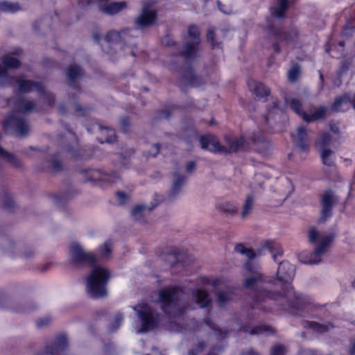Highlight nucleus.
Here are the masks:
<instances>
[{"mask_svg": "<svg viewBox=\"0 0 355 355\" xmlns=\"http://www.w3.org/2000/svg\"><path fill=\"white\" fill-rule=\"evenodd\" d=\"M295 268L288 261L279 263L277 279L275 284L281 288V292H272L268 290H258L257 284L263 280V275L257 272L254 276L245 279V288L254 291L252 296L253 304L248 311L246 321L240 324L239 331L250 335L272 334L273 329L268 325L252 326L259 320L256 311L262 310L275 315L291 314L303 316L302 312L307 308L309 299L307 296L296 293L292 285L295 277Z\"/></svg>", "mask_w": 355, "mask_h": 355, "instance_id": "nucleus-1", "label": "nucleus"}, {"mask_svg": "<svg viewBox=\"0 0 355 355\" xmlns=\"http://www.w3.org/2000/svg\"><path fill=\"white\" fill-rule=\"evenodd\" d=\"M70 256L73 264L76 266L89 265L94 268L87 276L86 284L88 293L94 298H101L107 296V284L110 277L108 270L96 265V256L91 252H84L78 243L70 247Z\"/></svg>", "mask_w": 355, "mask_h": 355, "instance_id": "nucleus-2", "label": "nucleus"}, {"mask_svg": "<svg viewBox=\"0 0 355 355\" xmlns=\"http://www.w3.org/2000/svg\"><path fill=\"white\" fill-rule=\"evenodd\" d=\"M224 141L228 147L222 145L216 136L212 134L202 135L199 138L200 147L203 150L213 153L230 154L239 151H247L245 137H235L232 135H225Z\"/></svg>", "mask_w": 355, "mask_h": 355, "instance_id": "nucleus-3", "label": "nucleus"}, {"mask_svg": "<svg viewBox=\"0 0 355 355\" xmlns=\"http://www.w3.org/2000/svg\"><path fill=\"white\" fill-rule=\"evenodd\" d=\"M183 294V288L178 285H168L159 289L157 302L161 310L168 317L181 316L183 311L180 303Z\"/></svg>", "mask_w": 355, "mask_h": 355, "instance_id": "nucleus-4", "label": "nucleus"}, {"mask_svg": "<svg viewBox=\"0 0 355 355\" xmlns=\"http://www.w3.org/2000/svg\"><path fill=\"white\" fill-rule=\"evenodd\" d=\"M263 30L268 38L273 41L272 46L276 53L281 52L280 42L292 43L297 40L299 35L295 27H290L287 31H284L282 25L277 24V21L271 18L266 19V24Z\"/></svg>", "mask_w": 355, "mask_h": 355, "instance_id": "nucleus-5", "label": "nucleus"}, {"mask_svg": "<svg viewBox=\"0 0 355 355\" xmlns=\"http://www.w3.org/2000/svg\"><path fill=\"white\" fill-rule=\"evenodd\" d=\"M309 241L311 243H319L315 248L313 253L311 254L310 259L308 260L303 259V254H300V259L302 262L309 264L318 263L321 259L320 257L324 254L329 245L333 242L334 236L332 234L325 236L320 240V234L315 227H311L309 230Z\"/></svg>", "mask_w": 355, "mask_h": 355, "instance_id": "nucleus-6", "label": "nucleus"}, {"mask_svg": "<svg viewBox=\"0 0 355 355\" xmlns=\"http://www.w3.org/2000/svg\"><path fill=\"white\" fill-rule=\"evenodd\" d=\"M141 320L140 331L146 332L156 328L159 322V314L147 304H139L135 309Z\"/></svg>", "mask_w": 355, "mask_h": 355, "instance_id": "nucleus-7", "label": "nucleus"}, {"mask_svg": "<svg viewBox=\"0 0 355 355\" xmlns=\"http://www.w3.org/2000/svg\"><path fill=\"white\" fill-rule=\"evenodd\" d=\"M70 135L71 141L66 143L64 141V137L61 135L58 139V143L62 150L65 153H69L71 157L74 159H86L92 156L91 153H86L84 148L78 147V138L75 132L70 130L68 131Z\"/></svg>", "mask_w": 355, "mask_h": 355, "instance_id": "nucleus-8", "label": "nucleus"}, {"mask_svg": "<svg viewBox=\"0 0 355 355\" xmlns=\"http://www.w3.org/2000/svg\"><path fill=\"white\" fill-rule=\"evenodd\" d=\"M3 130L6 134H15L24 137L26 136L29 131V127L23 118H19L14 114H9L1 122Z\"/></svg>", "mask_w": 355, "mask_h": 355, "instance_id": "nucleus-9", "label": "nucleus"}, {"mask_svg": "<svg viewBox=\"0 0 355 355\" xmlns=\"http://www.w3.org/2000/svg\"><path fill=\"white\" fill-rule=\"evenodd\" d=\"M87 175V181L92 182L96 185L103 186V184L115 183L120 175L118 172L114 171L112 173H107L99 169L87 168L80 171Z\"/></svg>", "mask_w": 355, "mask_h": 355, "instance_id": "nucleus-10", "label": "nucleus"}, {"mask_svg": "<svg viewBox=\"0 0 355 355\" xmlns=\"http://www.w3.org/2000/svg\"><path fill=\"white\" fill-rule=\"evenodd\" d=\"M163 254L168 256V261L171 262V268L180 266L185 269L193 261V257L187 254L177 247H166L163 250Z\"/></svg>", "mask_w": 355, "mask_h": 355, "instance_id": "nucleus-11", "label": "nucleus"}, {"mask_svg": "<svg viewBox=\"0 0 355 355\" xmlns=\"http://www.w3.org/2000/svg\"><path fill=\"white\" fill-rule=\"evenodd\" d=\"M331 137L327 132H323L320 135L319 144L321 148L320 157L322 162L327 166L335 165L334 152L327 147L331 144Z\"/></svg>", "mask_w": 355, "mask_h": 355, "instance_id": "nucleus-12", "label": "nucleus"}, {"mask_svg": "<svg viewBox=\"0 0 355 355\" xmlns=\"http://www.w3.org/2000/svg\"><path fill=\"white\" fill-rule=\"evenodd\" d=\"M10 80L12 81V85H17L18 90L21 94L31 92L34 90L38 93L44 92V84L41 82L26 80L21 76H12Z\"/></svg>", "mask_w": 355, "mask_h": 355, "instance_id": "nucleus-13", "label": "nucleus"}, {"mask_svg": "<svg viewBox=\"0 0 355 355\" xmlns=\"http://www.w3.org/2000/svg\"><path fill=\"white\" fill-rule=\"evenodd\" d=\"M336 202L334 192L331 189H327L321 197L322 210L320 212V222H325L332 216L333 206Z\"/></svg>", "mask_w": 355, "mask_h": 355, "instance_id": "nucleus-14", "label": "nucleus"}, {"mask_svg": "<svg viewBox=\"0 0 355 355\" xmlns=\"http://www.w3.org/2000/svg\"><path fill=\"white\" fill-rule=\"evenodd\" d=\"M82 75V69L80 66L77 64L70 65L67 70V76L69 81V86L72 88V92L69 97L71 98H75L76 95H79L81 93V87L76 85L75 83L80 78Z\"/></svg>", "mask_w": 355, "mask_h": 355, "instance_id": "nucleus-15", "label": "nucleus"}, {"mask_svg": "<svg viewBox=\"0 0 355 355\" xmlns=\"http://www.w3.org/2000/svg\"><path fill=\"white\" fill-rule=\"evenodd\" d=\"M157 17V10H150L149 8L146 6L144 7L141 15L137 17L136 24L141 28H146L153 24Z\"/></svg>", "mask_w": 355, "mask_h": 355, "instance_id": "nucleus-16", "label": "nucleus"}, {"mask_svg": "<svg viewBox=\"0 0 355 355\" xmlns=\"http://www.w3.org/2000/svg\"><path fill=\"white\" fill-rule=\"evenodd\" d=\"M192 298L200 309H210L212 299L207 292L201 288H194L191 292Z\"/></svg>", "mask_w": 355, "mask_h": 355, "instance_id": "nucleus-17", "label": "nucleus"}, {"mask_svg": "<svg viewBox=\"0 0 355 355\" xmlns=\"http://www.w3.org/2000/svg\"><path fill=\"white\" fill-rule=\"evenodd\" d=\"M247 85L249 89L259 98H266L270 94V89L268 87L253 78H248Z\"/></svg>", "mask_w": 355, "mask_h": 355, "instance_id": "nucleus-18", "label": "nucleus"}, {"mask_svg": "<svg viewBox=\"0 0 355 355\" xmlns=\"http://www.w3.org/2000/svg\"><path fill=\"white\" fill-rule=\"evenodd\" d=\"M182 80L191 87H199L204 84L202 77L195 75L194 69L191 66H188L183 69Z\"/></svg>", "mask_w": 355, "mask_h": 355, "instance_id": "nucleus-19", "label": "nucleus"}, {"mask_svg": "<svg viewBox=\"0 0 355 355\" xmlns=\"http://www.w3.org/2000/svg\"><path fill=\"white\" fill-rule=\"evenodd\" d=\"M59 157V153H56L53 155L51 159H47L46 162L47 163V166L44 167H38V171H47L51 173L60 172L63 170V166L62 163L58 160V157Z\"/></svg>", "mask_w": 355, "mask_h": 355, "instance_id": "nucleus-20", "label": "nucleus"}, {"mask_svg": "<svg viewBox=\"0 0 355 355\" xmlns=\"http://www.w3.org/2000/svg\"><path fill=\"white\" fill-rule=\"evenodd\" d=\"M348 102H350L352 107L355 109V94L352 99H350L349 95L347 93L336 97L331 106V110L336 112H344L345 110L342 109V106Z\"/></svg>", "mask_w": 355, "mask_h": 355, "instance_id": "nucleus-21", "label": "nucleus"}, {"mask_svg": "<svg viewBox=\"0 0 355 355\" xmlns=\"http://www.w3.org/2000/svg\"><path fill=\"white\" fill-rule=\"evenodd\" d=\"M234 251L241 254L246 256L249 261L245 263V268L252 272V264L250 260L256 257V253L252 248H245L243 243H238L234 247Z\"/></svg>", "mask_w": 355, "mask_h": 355, "instance_id": "nucleus-22", "label": "nucleus"}, {"mask_svg": "<svg viewBox=\"0 0 355 355\" xmlns=\"http://www.w3.org/2000/svg\"><path fill=\"white\" fill-rule=\"evenodd\" d=\"M125 31L126 30H123L121 31V32H118L116 31H110L107 32V33L105 36L104 40L106 43H107L109 49L105 50L102 46L103 51H104L106 53H110L112 50L111 45L113 44L120 42L122 39L121 33L124 34Z\"/></svg>", "mask_w": 355, "mask_h": 355, "instance_id": "nucleus-23", "label": "nucleus"}, {"mask_svg": "<svg viewBox=\"0 0 355 355\" xmlns=\"http://www.w3.org/2000/svg\"><path fill=\"white\" fill-rule=\"evenodd\" d=\"M200 41L195 42H187L184 45L183 50L180 52V55L186 60H191L197 56L198 46Z\"/></svg>", "mask_w": 355, "mask_h": 355, "instance_id": "nucleus-24", "label": "nucleus"}, {"mask_svg": "<svg viewBox=\"0 0 355 355\" xmlns=\"http://www.w3.org/2000/svg\"><path fill=\"white\" fill-rule=\"evenodd\" d=\"M288 7V0H278V7H272L270 9V15L274 18L283 19L286 17Z\"/></svg>", "mask_w": 355, "mask_h": 355, "instance_id": "nucleus-25", "label": "nucleus"}, {"mask_svg": "<svg viewBox=\"0 0 355 355\" xmlns=\"http://www.w3.org/2000/svg\"><path fill=\"white\" fill-rule=\"evenodd\" d=\"M203 323L212 330L218 340H223L227 337L230 330L223 329L218 327L211 320L210 317H205L203 319Z\"/></svg>", "mask_w": 355, "mask_h": 355, "instance_id": "nucleus-26", "label": "nucleus"}, {"mask_svg": "<svg viewBox=\"0 0 355 355\" xmlns=\"http://www.w3.org/2000/svg\"><path fill=\"white\" fill-rule=\"evenodd\" d=\"M103 7L100 8V10L108 15H114L126 8V3L125 1L113 2L107 4L103 3Z\"/></svg>", "mask_w": 355, "mask_h": 355, "instance_id": "nucleus-27", "label": "nucleus"}, {"mask_svg": "<svg viewBox=\"0 0 355 355\" xmlns=\"http://www.w3.org/2000/svg\"><path fill=\"white\" fill-rule=\"evenodd\" d=\"M329 327H334V325L331 322L327 324H321L315 321L305 320L304 322V327L305 329H311L313 331L322 334L329 330Z\"/></svg>", "mask_w": 355, "mask_h": 355, "instance_id": "nucleus-28", "label": "nucleus"}, {"mask_svg": "<svg viewBox=\"0 0 355 355\" xmlns=\"http://www.w3.org/2000/svg\"><path fill=\"white\" fill-rule=\"evenodd\" d=\"M263 249H267L271 254L274 261H277V257L283 255V250L279 243L274 241H266L263 246Z\"/></svg>", "mask_w": 355, "mask_h": 355, "instance_id": "nucleus-29", "label": "nucleus"}, {"mask_svg": "<svg viewBox=\"0 0 355 355\" xmlns=\"http://www.w3.org/2000/svg\"><path fill=\"white\" fill-rule=\"evenodd\" d=\"M216 295L218 305L223 307L233 300L234 292L232 287L229 288L225 291H218L216 292Z\"/></svg>", "mask_w": 355, "mask_h": 355, "instance_id": "nucleus-30", "label": "nucleus"}, {"mask_svg": "<svg viewBox=\"0 0 355 355\" xmlns=\"http://www.w3.org/2000/svg\"><path fill=\"white\" fill-rule=\"evenodd\" d=\"M327 113V108L324 106H320L315 109L313 113L308 114L306 112L304 114L303 120L306 123L313 122L315 121L323 119L325 117Z\"/></svg>", "mask_w": 355, "mask_h": 355, "instance_id": "nucleus-31", "label": "nucleus"}, {"mask_svg": "<svg viewBox=\"0 0 355 355\" xmlns=\"http://www.w3.org/2000/svg\"><path fill=\"white\" fill-rule=\"evenodd\" d=\"M99 130L102 132V133L105 135V139H98V141L101 144L109 143L112 144L116 141V132L114 129L110 128L107 127H104L101 125L97 124Z\"/></svg>", "mask_w": 355, "mask_h": 355, "instance_id": "nucleus-32", "label": "nucleus"}, {"mask_svg": "<svg viewBox=\"0 0 355 355\" xmlns=\"http://www.w3.org/2000/svg\"><path fill=\"white\" fill-rule=\"evenodd\" d=\"M298 136V147L303 151L307 153L309 150V146L307 144V130L304 126H300L297 128Z\"/></svg>", "mask_w": 355, "mask_h": 355, "instance_id": "nucleus-33", "label": "nucleus"}, {"mask_svg": "<svg viewBox=\"0 0 355 355\" xmlns=\"http://www.w3.org/2000/svg\"><path fill=\"white\" fill-rule=\"evenodd\" d=\"M182 109V107L181 105L175 104L169 105L166 106L165 108L159 110L156 112V119H168L171 116L173 112H174L176 110H180Z\"/></svg>", "mask_w": 355, "mask_h": 355, "instance_id": "nucleus-34", "label": "nucleus"}, {"mask_svg": "<svg viewBox=\"0 0 355 355\" xmlns=\"http://www.w3.org/2000/svg\"><path fill=\"white\" fill-rule=\"evenodd\" d=\"M14 105L19 110L23 112H31L35 107L34 101L24 98H17L14 102Z\"/></svg>", "mask_w": 355, "mask_h": 355, "instance_id": "nucleus-35", "label": "nucleus"}, {"mask_svg": "<svg viewBox=\"0 0 355 355\" xmlns=\"http://www.w3.org/2000/svg\"><path fill=\"white\" fill-rule=\"evenodd\" d=\"M301 67L298 63H294L287 72L288 81L291 83H296L301 76Z\"/></svg>", "mask_w": 355, "mask_h": 355, "instance_id": "nucleus-36", "label": "nucleus"}, {"mask_svg": "<svg viewBox=\"0 0 355 355\" xmlns=\"http://www.w3.org/2000/svg\"><path fill=\"white\" fill-rule=\"evenodd\" d=\"M216 208L226 216H232L237 211V207L230 202L219 203L216 205Z\"/></svg>", "mask_w": 355, "mask_h": 355, "instance_id": "nucleus-37", "label": "nucleus"}, {"mask_svg": "<svg viewBox=\"0 0 355 355\" xmlns=\"http://www.w3.org/2000/svg\"><path fill=\"white\" fill-rule=\"evenodd\" d=\"M21 10L18 3H11L6 1H0V10L5 12L15 13Z\"/></svg>", "mask_w": 355, "mask_h": 355, "instance_id": "nucleus-38", "label": "nucleus"}, {"mask_svg": "<svg viewBox=\"0 0 355 355\" xmlns=\"http://www.w3.org/2000/svg\"><path fill=\"white\" fill-rule=\"evenodd\" d=\"M2 64H3L8 69H18L21 66V62L18 58L7 55L3 56Z\"/></svg>", "mask_w": 355, "mask_h": 355, "instance_id": "nucleus-39", "label": "nucleus"}, {"mask_svg": "<svg viewBox=\"0 0 355 355\" xmlns=\"http://www.w3.org/2000/svg\"><path fill=\"white\" fill-rule=\"evenodd\" d=\"M2 198L3 208L11 211L15 205L12 195L7 191H3L2 193Z\"/></svg>", "mask_w": 355, "mask_h": 355, "instance_id": "nucleus-40", "label": "nucleus"}, {"mask_svg": "<svg viewBox=\"0 0 355 355\" xmlns=\"http://www.w3.org/2000/svg\"><path fill=\"white\" fill-rule=\"evenodd\" d=\"M290 108L298 116L304 119V114L306 112L302 108V104L299 99L293 98L289 103Z\"/></svg>", "mask_w": 355, "mask_h": 355, "instance_id": "nucleus-41", "label": "nucleus"}, {"mask_svg": "<svg viewBox=\"0 0 355 355\" xmlns=\"http://www.w3.org/2000/svg\"><path fill=\"white\" fill-rule=\"evenodd\" d=\"M207 40L211 44V49L221 48V43L218 42L216 40L215 28H210L207 30Z\"/></svg>", "mask_w": 355, "mask_h": 355, "instance_id": "nucleus-42", "label": "nucleus"}, {"mask_svg": "<svg viewBox=\"0 0 355 355\" xmlns=\"http://www.w3.org/2000/svg\"><path fill=\"white\" fill-rule=\"evenodd\" d=\"M350 62L347 60L342 61L339 69L336 71V75L338 76V83H336L338 87H339L342 83L341 77L349 69Z\"/></svg>", "mask_w": 355, "mask_h": 355, "instance_id": "nucleus-43", "label": "nucleus"}, {"mask_svg": "<svg viewBox=\"0 0 355 355\" xmlns=\"http://www.w3.org/2000/svg\"><path fill=\"white\" fill-rule=\"evenodd\" d=\"M185 177L183 175H178L177 178L175 180L172 189L171 196H175L179 193L180 191L181 187L184 184L185 182Z\"/></svg>", "mask_w": 355, "mask_h": 355, "instance_id": "nucleus-44", "label": "nucleus"}, {"mask_svg": "<svg viewBox=\"0 0 355 355\" xmlns=\"http://www.w3.org/2000/svg\"><path fill=\"white\" fill-rule=\"evenodd\" d=\"M2 158L6 159L8 162H9L12 166H13L15 168H19L21 166V161L15 155L6 150Z\"/></svg>", "mask_w": 355, "mask_h": 355, "instance_id": "nucleus-45", "label": "nucleus"}, {"mask_svg": "<svg viewBox=\"0 0 355 355\" xmlns=\"http://www.w3.org/2000/svg\"><path fill=\"white\" fill-rule=\"evenodd\" d=\"M2 158L6 159L8 162H9L12 166H13L15 168H19L21 166V161L15 155L6 150Z\"/></svg>", "mask_w": 355, "mask_h": 355, "instance_id": "nucleus-46", "label": "nucleus"}, {"mask_svg": "<svg viewBox=\"0 0 355 355\" xmlns=\"http://www.w3.org/2000/svg\"><path fill=\"white\" fill-rule=\"evenodd\" d=\"M8 69L3 64H0V82L2 83H8L12 85V81L10 80V77L8 72Z\"/></svg>", "mask_w": 355, "mask_h": 355, "instance_id": "nucleus-47", "label": "nucleus"}, {"mask_svg": "<svg viewBox=\"0 0 355 355\" xmlns=\"http://www.w3.org/2000/svg\"><path fill=\"white\" fill-rule=\"evenodd\" d=\"M123 320V316L121 313H117L115 315L114 320L110 325L109 330L110 332L114 333L116 332L121 325V323Z\"/></svg>", "mask_w": 355, "mask_h": 355, "instance_id": "nucleus-48", "label": "nucleus"}, {"mask_svg": "<svg viewBox=\"0 0 355 355\" xmlns=\"http://www.w3.org/2000/svg\"><path fill=\"white\" fill-rule=\"evenodd\" d=\"M206 343L205 341L201 340L198 343L197 346L193 347L189 352V355H198L199 354L202 353L204 349H205ZM207 355H216L214 354L212 350L210 351Z\"/></svg>", "mask_w": 355, "mask_h": 355, "instance_id": "nucleus-49", "label": "nucleus"}, {"mask_svg": "<svg viewBox=\"0 0 355 355\" xmlns=\"http://www.w3.org/2000/svg\"><path fill=\"white\" fill-rule=\"evenodd\" d=\"M93 109V107L90 106L83 107L78 103H76L74 107L75 112L79 116H87Z\"/></svg>", "mask_w": 355, "mask_h": 355, "instance_id": "nucleus-50", "label": "nucleus"}, {"mask_svg": "<svg viewBox=\"0 0 355 355\" xmlns=\"http://www.w3.org/2000/svg\"><path fill=\"white\" fill-rule=\"evenodd\" d=\"M130 118L128 116H125L121 118L120 120V126L121 130L124 134H128L130 132L131 123H130Z\"/></svg>", "mask_w": 355, "mask_h": 355, "instance_id": "nucleus-51", "label": "nucleus"}, {"mask_svg": "<svg viewBox=\"0 0 355 355\" xmlns=\"http://www.w3.org/2000/svg\"><path fill=\"white\" fill-rule=\"evenodd\" d=\"M43 98L44 103L47 105L48 107H53L55 102V96L51 94L46 92L45 86L44 85V92L38 93Z\"/></svg>", "mask_w": 355, "mask_h": 355, "instance_id": "nucleus-52", "label": "nucleus"}, {"mask_svg": "<svg viewBox=\"0 0 355 355\" xmlns=\"http://www.w3.org/2000/svg\"><path fill=\"white\" fill-rule=\"evenodd\" d=\"M146 208L144 205H137L132 209L131 215L136 220H139L142 217V214Z\"/></svg>", "mask_w": 355, "mask_h": 355, "instance_id": "nucleus-53", "label": "nucleus"}, {"mask_svg": "<svg viewBox=\"0 0 355 355\" xmlns=\"http://www.w3.org/2000/svg\"><path fill=\"white\" fill-rule=\"evenodd\" d=\"M253 204L252 196H248L245 200L242 211V217L245 218L252 210Z\"/></svg>", "mask_w": 355, "mask_h": 355, "instance_id": "nucleus-54", "label": "nucleus"}, {"mask_svg": "<svg viewBox=\"0 0 355 355\" xmlns=\"http://www.w3.org/2000/svg\"><path fill=\"white\" fill-rule=\"evenodd\" d=\"M49 197L53 199L58 205H59L60 203H64L69 200L71 198V196L68 193H66L64 194H51L49 195Z\"/></svg>", "mask_w": 355, "mask_h": 355, "instance_id": "nucleus-55", "label": "nucleus"}, {"mask_svg": "<svg viewBox=\"0 0 355 355\" xmlns=\"http://www.w3.org/2000/svg\"><path fill=\"white\" fill-rule=\"evenodd\" d=\"M188 35L190 37L196 40V41L200 40V31L198 26L192 24L188 27Z\"/></svg>", "mask_w": 355, "mask_h": 355, "instance_id": "nucleus-56", "label": "nucleus"}, {"mask_svg": "<svg viewBox=\"0 0 355 355\" xmlns=\"http://www.w3.org/2000/svg\"><path fill=\"white\" fill-rule=\"evenodd\" d=\"M112 253V248L110 242L105 243L99 249V254L103 257H109Z\"/></svg>", "mask_w": 355, "mask_h": 355, "instance_id": "nucleus-57", "label": "nucleus"}, {"mask_svg": "<svg viewBox=\"0 0 355 355\" xmlns=\"http://www.w3.org/2000/svg\"><path fill=\"white\" fill-rule=\"evenodd\" d=\"M286 348L281 344L274 345L270 351V355H285Z\"/></svg>", "mask_w": 355, "mask_h": 355, "instance_id": "nucleus-58", "label": "nucleus"}, {"mask_svg": "<svg viewBox=\"0 0 355 355\" xmlns=\"http://www.w3.org/2000/svg\"><path fill=\"white\" fill-rule=\"evenodd\" d=\"M161 43L164 46H173L176 45V42L168 35L164 36L161 39Z\"/></svg>", "mask_w": 355, "mask_h": 355, "instance_id": "nucleus-59", "label": "nucleus"}, {"mask_svg": "<svg viewBox=\"0 0 355 355\" xmlns=\"http://www.w3.org/2000/svg\"><path fill=\"white\" fill-rule=\"evenodd\" d=\"M51 318L49 316L39 318L36 320V325L38 328H41L49 325L51 323Z\"/></svg>", "mask_w": 355, "mask_h": 355, "instance_id": "nucleus-60", "label": "nucleus"}, {"mask_svg": "<svg viewBox=\"0 0 355 355\" xmlns=\"http://www.w3.org/2000/svg\"><path fill=\"white\" fill-rule=\"evenodd\" d=\"M211 277L207 275L199 276L196 279V282L202 285L207 286L211 284Z\"/></svg>", "mask_w": 355, "mask_h": 355, "instance_id": "nucleus-61", "label": "nucleus"}, {"mask_svg": "<svg viewBox=\"0 0 355 355\" xmlns=\"http://www.w3.org/2000/svg\"><path fill=\"white\" fill-rule=\"evenodd\" d=\"M116 196L118 198L121 205L125 204L128 199V196L123 191H116Z\"/></svg>", "mask_w": 355, "mask_h": 355, "instance_id": "nucleus-62", "label": "nucleus"}, {"mask_svg": "<svg viewBox=\"0 0 355 355\" xmlns=\"http://www.w3.org/2000/svg\"><path fill=\"white\" fill-rule=\"evenodd\" d=\"M223 283L222 280L219 278H215V279H212L211 278V286L216 289L220 285H221Z\"/></svg>", "mask_w": 355, "mask_h": 355, "instance_id": "nucleus-63", "label": "nucleus"}, {"mask_svg": "<svg viewBox=\"0 0 355 355\" xmlns=\"http://www.w3.org/2000/svg\"><path fill=\"white\" fill-rule=\"evenodd\" d=\"M186 168H187V171L189 172V173H191L192 171H193L194 169L196 168V163H195V162H193V161L189 162L187 164Z\"/></svg>", "mask_w": 355, "mask_h": 355, "instance_id": "nucleus-64", "label": "nucleus"}]
</instances>
